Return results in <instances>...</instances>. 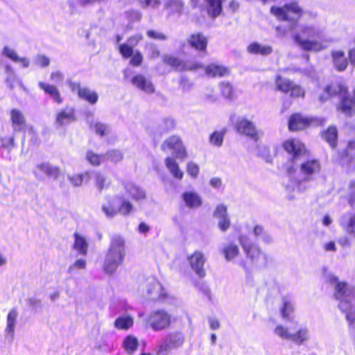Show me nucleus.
Segmentation results:
<instances>
[{"label":"nucleus","mask_w":355,"mask_h":355,"mask_svg":"<svg viewBox=\"0 0 355 355\" xmlns=\"http://www.w3.org/2000/svg\"><path fill=\"white\" fill-rule=\"evenodd\" d=\"M125 251V241L120 235H114L110 239V244L105 254L103 270L106 273L115 272L123 263Z\"/></svg>","instance_id":"f257e3e1"},{"label":"nucleus","mask_w":355,"mask_h":355,"mask_svg":"<svg viewBox=\"0 0 355 355\" xmlns=\"http://www.w3.org/2000/svg\"><path fill=\"white\" fill-rule=\"evenodd\" d=\"M295 42L305 51H320L322 44V33L313 26H304L293 35Z\"/></svg>","instance_id":"f03ea898"},{"label":"nucleus","mask_w":355,"mask_h":355,"mask_svg":"<svg viewBox=\"0 0 355 355\" xmlns=\"http://www.w3.org/2000/svg\"><path fill=\"white\" fill-rule=\"evenodd\" d=\"M270 13L277 20L287 21L295 27L304 15L303 8L296 1L284 4L282 6H272Z\"/></svg>","instance_id":"7ed1b4c3"},{"label":"nucleus","mask_w":355,"mask_h":355,"mask_svg":"<svg viewBox=\"0 0 355 355\" xmlns=\"http://www.w3.org/2000/svg\"><path fill=\"white\" fill-rule=\"evenodd\" d=\"M324 119L308 116L300 112L292 113L288 118L287 127L291 132L306 131L312 128L324 125Z\"/></svg>","instance_id":"20e7f679"},{"label":"nucleus","mask_w":355,"mask_h":355,"mask_svg":"<svg viewBox=\"0 0 355 355\" xmlns=\"http://www.w3.org/2000/svg\"><path fill=\"white\" fill-rule=\"evenodd\" d=\"M143 40V36L140 33L130 36L127 42L119 45L118 51L121 57L125 59H129V64L132 67H140L144 61V55L139 50L134 51V46H137Z\"/></svg>","instance_id":"39448f33"},{"label":"nucleus","mask_w":355,"mask_h":355,"mask_svg":"<svg viewBox=\"0 0 355 355\" xmlns=\"http://www.w3.org/2000/svg\"><path fill=\"white\" fill-rule=\"evenodd\" d=\"M329 282L334 284V297L339 301L338 307L342 312H344L343 304L350 305L352 300L355 298V286L347 282L340 281L336 276H331Z\"/></svg>","instance_id":"423d86ee"},{"label":"nucleus","mask_w":355,"mask_h":355,"mask_svg":"<svg viewBox=\"0 0 355 355\" xmlns=\"http://www.w3.org/2000/svg\"><path fill=\"white\" fill-rule=\"evenodd\" d=\"M274 82L276 91L284 94H289L292 98H303L305 95V91L301 85L281 74L275 76Z\"/></svg>","instance_id":"0eeeda50"},{"label":"nucleus","mask_w":355,"mask_h":355,"mask_svg":"<svg viewBox=\"0 0 355 355\" xmlns=\"http://www.w3.org/2000/svg\"><path fill=\"white\" fill-rule=\"evenodd\" d=\"M146 324L155 331L169 328L172 322L171 315L165 310L157 309L151 311L145 320Z\"/></svg>","instance_id":"6e6552de"},{"label":"nucleus","mask_w":355,"mask_h":355,"mask_svg":"<svg viewBox=\"0 0 355 355\" xmlns=\"http://www.w3.org/2000/svg\"><path fill=\"white\" fill-rule=\"evenodd\" d=\"M239 241L246 258L250 260L252 264H262L268 262V255L257 244L246 241L243 236H240Z\"/></svg>","instance_id":"1a4fd4ad"},{"label":"nucleus","mask_w":355,"mask_h":355,"mask_svg":"<svg viewBox=\"0 0 355 355\" xmlns=\"http://www.w3.org/2000/svg\"><path fill=\"white\" fill-rule=\"evenodd\" d=\"M184 341V336L181 331L170 332L157 345L155 351L156 355H167L172 349L182 346Z\"/></svg>","instance_id":"9d476101"},{"label":"nucleus","mask_w":355,"mask_h":355,"mask_svg":"<svg viewBox=\"0 0 355 355\" xmlns=\"http://www.w3.org/2000/svg\"><path fill=\"white\" fill-rule=\"evenodd\" d=\"M162 62L175 71H195L203 68V64L198 62H187L177 56L165 54L162 56Z\"/></svg>","instance_id":"9b49d317"},{"label":"nucleus","mask_w":355,"mask_h":355,"mask_svg":"<svg viewBox=\"0 0 355 355\" xmlns=\"http://www.w3.org/2000/svg\"><path fill=\"white\" fill-rule=\"evenodd\" d=\"M282 146L287 154L291 155L292 162H295L308 153L306 145L297 138L291 137L285 140Z\"/></svg>","instance_id":"f8f14e48"},{"label":"nucleus","mask_w":355,"mask_h":355,"mask_svg":"<svg viewBox=\"0 0 355 355\" xmlns=\"http://www.w3.org/2000/svg\"><path fill=\"white\" fill-rule=\"evenodd\" d=\"M348 93V87L343 82L334 80L324 87L323 93L320 96V101L324 102L334 97L347 96Z\"/></svg>","instance_id":"ddd939ff"},{"label":"nucleus","mask_w":355,"mask_h":355,"mask_svg":"<svg viewBox=\"0 0 355 355\" xmlns=\"http://www.w3.org/2000/svg\"><path fill=\"white\" fill-rule=\"evenodd\" d=\"M161 148L163 151L172 150L175 157L178 159H184L187 157V150L178 135H172L166 139L162 144Z\"/></svg>","instance_id":"4468645a"},{"label":"nucleus","mask_w":355,"mask_h":355,"mask_svg":"<svg viewBox=\"0 0 355 355\" xmlns=\"http://www.w3.org/2000/svg\"><path fill=\"white\" fill-rule=\"evenodd\" d=\"M68 86L71 92L77 94L78 97L91 105H94L98 100V95L96 92L89 88L83 87L80 83L68 81Z\"/></svg>","instance_id":"2eb2a0df"},{"label":"nucleus","mask_w":355,"mask_h":355,"mask_svg":"<svg viewBox=\"0 0 355 355\" xmlns=\"http://www.w3.org/2000/svg\"><path fill=\"white\" fill-rule=\"evenodd\" d=\"M206 3V12L207 15L214 19L219 17L223 10V3L227 0H204ZM191 6L194 8L202 6L201 0H190Z\"/></svg>","instance_id":"dca6fc26"},{"label":"nucleus","mask_w":355,"mask_h":355,"mask_svg":"<svg viewBox=\"0 0 355 355\" xmlns=\"http://www.w3.org/2000/svg\"><path fill=\"white\" fill-rule=\"evenodd\" d=\"M236 131L257 141L259 139V133L253 122L246 118H239L235 123Z\"/></svg>","instance_id":"f3484780"},{"label":"nucleus","mask_w":355,"mask_h":355,"mask_svg":"<svg viewBox=\"0 0 355 355\" xmlns=\"http://www.w3.org/2000/svg\"><path fill=\"white\" fill-rule=\"evenodd\" d=\"M188 260L192 270L200 278H203L206 275V270L204 268L206 259L203 253L199 250L194 251L188 257Z\"/></svg>","instance_id":"a211bd4d"},{"label":"nucleus","mask_w":355,"mask_h":355,"mask_svg":"<svg viewBox=\"0 0 355 355\" xmlns=\"http://www.w3.org/2000/svg\"><path fill=\"white\" fill-rule=\"evenodd\" d=\"M337 110L348 117L355 114V88L352 91V96H343L337 105Z\"/></svg>","instance_id":"6ab92c4d"},{"label":"nucleus","mask_w":355,"mask_h":355,"mask_svg":"<svg viewBox=\"0 0 355 355\" xmlns=\"http://www.w3.org/2000/svg\"><path fill=\"white\" fill-rule=\"evenodd\" d=\"M321 170V165L318 159H308L300 164V171L304 177L305 181L313 179L315 174L319 173Z\"/></svg>","instance_id":"aec40b11"},{"label":"nucleus","mask_w":355,"mask_h":355,"mask_svg":"<svg viewBox=\"0 0 355 355\" xmlns=\"http://www.w3.org/2000/svg\"><path fill=\"white\" fill-rule=\"evenodd\" d=\"M187 43L191 48L205 53L208 45V38L202 33L196 32L189 35Z\"/></svg>","instance_id":"412c9836"},{"label":"nucleus","mask_w":355,"mask_h":355,"mask_svg":"<svg viewBox=\"0 0 355 355\" xmlns=\"http://www.w3.org/2000/svg\"><path fill=\"white\" fill-rule=\"evenodd\" d=\"M76 120V110L73 107L66 106L56 113L55 123L60 126L68 124Z\"/></svg>","instance_id":"4be33fe9"},{"label":"nucleus","mask_w":355,"mask_h":355,"mask_svg":"<svg viewBox=\"0 0 355 355\" xmlns=\"http://www.w3.org/2000/svg\"><path fill=\"white\" fill-rule=\"evenodd\" d=\"M206 76L209 78H223L230 74V69L227 67L211 63L207 66L203 65V68Z\"/></svg>","instance_id":"5701e85b"},{"label":"nucleus","mask_w":355,"mask_h":355,"mask_svg":"<svg viewBox=\"0 0 355 355\" xmlns=\"http://www.w3.org/2000/svg\"><path fill=\"white\" fill-rule=\"evenodd\" d=\"M93 184L97 192L101 193L111 187L112 180L103 172L96 171L94 173Z\"/></svg>","instance_id":"b1692460"},{"label":"nucleus","mask_w":355,"mask_h":355,"mask_svg":"<svg viewBox=\"0 0 355 355\" xmlns=\"http://www.w3.org/2000/svg\"><path fill=\"white\" fill-rule=\"evenodd\" d=\"M332 62L334 68L338 71H344L347 69L349 60L345 57V53L343 50H334L331 53Z\"/></svg>","instance_id":"393cba45"},{"label":"nucleus","mask_w":355,"mask_h":355,"mask_svg":"<svg viewBox=\"0 0 355 355\" xmlns=\"http://www.w3.org/2000/svg\"><path fill=\"white\" fill-rule=\"evenodd\" d=\"M132 83L146 93L153 94L155 92L153 84L142 74L134 76L132 78Z\"/></svg>","instance_id":"a878e982"},{"label":"nucleus","mask_w":355,"mask_h":355,"mask_svg":"<svg viewBox=\"0 0 355 355\" xmlns=\"http://www.w3.org/2000/svg\"><path fill=\"white\" fill-rule=\"evenodd\" d=\"M38 86L46 94H48L55 103L58 105L62 103L63 98L59 89L55 85L40 82Z\"/></svg>","instance_id":"bb28decb"},{"label":"nucleus","mask_w":355,"mask_h":355,"mask_svg":"<svg viewBox=\"0 0 355 355\" xmlns=\"http://www.w3.org/2000/svg\"><path fill=\"white\" fill-rule=\"evenodd\" d=\"M10 122L15 131H20L26 127V120L23 113L18 109L10 110Z\"/></svg>","instance_id":"cd10ccee"},{"label":"nucleus","mask_w":355,"mask_h":355,"mask_svg":"<svg viewBox=\"0 0 355 355\" xmlns=\"http://www.w3.org/2000/svg\"><path fill=\"white\" fill-rule=\"evenodd\" d=\"M355 158V141L348 142L347 147L339 154V159L343 164H351Z\"/></svg>","instance_id":"c85d7f7f"},{"label":"nucleus","mask_w":355,"mask_h":355,"mask_svg":"<svg viewBox=\"0 0 355 355\" xmlns=\"http://www.w3.org/2000/svg\"><path fill=\"white\" fill-rule=\"evenodd\" d=\"M182 197L185 205L190 209H196L202 205V200L200 197L195 192H184Z\"/></svg>","instance_id":"c756f323"},{"label":"nucleus","mask_w":355,"mask_h":355,"mask_svg":"<svg viewBox=\"0 0 355 355\" xmlns=\"http://www.w3.org/2000/svg\"><path fill=\"white\" fill-rule=\"evenodd\" d=\"M18 312L17 308H12L10 310L7 315L6 327L5 332L7 336H9L10 338H12L15 333V327L16 324Z\"/></svg>","instance_id":"7c9ffc66"},{"label":"nucleus","mask_w":355,"mask_h":355,"mask_svg":"<svg viewBox=\"0 0 355 355\" xmlns=\"http://www.w3.org/2000/svg\"><path fill=\"white\" fill-rule=\"evenodd\" d=\"M35 168L48 177L53 179H58L60 175V168L52 166L49 163H41L37 164Z\"/></svg>","instance_id":"2f4dec72"},{"label":"nucleus","mask_w":355,"mask_h":355,"mask_svg":"<svg viewBox=\"0 0 355 355\" xmlns=\"http://www.w3.org/2000/svg\"><path fill=\"white\" fill-rule=\"evenodd\" d=\"M73 249L77 250L81 255L86 256L88 252V243L86 239L78 232L73 234Z\"/></svg>","instance_id":"473e14b6"},{"label":"nucleus","mask_w":355,"mask_h":355,"mask_svg":"<svg viewBox=\"0 0 355 355\" xmlns=\"http://www.w3.org/2000/svg\"><path fill=\"white\" fill-rule=\"evenodd\" d=\"M164 162L166 168L175 178L178 180L183 178L184 173L180 169L178 164L173 157H166Z\"/></svg>","instance_id":"72a5a7b5"},{"label":"nucleus","mask_w":355,"mask_h":355,"mask_svg":"<svg viewBox=\"0 0 355 355\" xmlns=\"http://www.w3.org/2000/svg\"><path fill=\"white\" fill-rule=\"evenodd\" d=\"M221 251L227 261L235 259L240 253L239 248L234 242H230L224 245Z\"/></svg>","instance_id":"f704fd0d"},{"label":"nucleus","mask_w":355,"mask_h":355,"mask_svg":"<svg viewBox=\"0 0 355 355\" xmlns=\"http://www.w3.org/2000/svg\"><path fill=\"white\" fill-rule=\"evenodd\" d=\"M248 51L251 54L268 55L272 53V48L270 45L262 46L258 42H252L248 46Z\"/></svg>","instance_id":"c9c22d12"},{"label":"nucleus","mask_w":355,"mask_h":355,"mask_svg":"<svg viewBox=\"0 0 355 355\" xmlns=\"http://www.w3.org/2000/svg\"><path fill=\"white\" fill-rule=\"evenodd\" d=\"M102 210L108 218H113L119 214L118 205L114 198L108 197L102 205Z\"/></svg>","instance_id":"e433bc0d"},{"label":"nucleus","mask_w":355,"mask_h":355,"mask_svg":"<svg viewBox=\"0 0 355 355\" xmlns=\"http://www.w3.org/2000/svg\"><path fill=\"white\" fill-rule=\"evenodd\" d=\"M139 346V340L133 335H128L123 340L122 347L128 354H134Z\"/></svg>","instance_id":"4c0bfd02"},{"label":"nucleus","mask_w":355,"mask_h":355,"mask_svg":"<svg viewBox=\"0 0 355 355\" xmlns=\"http://www.w3.org/2000/svg\"><path fill=\"white\" fill-rule=\"evenodd\" d=\"M105 157V154L95 153L92 150H87L85 154V159L88 164L93 167L100 166Z\"/></svg>","instance_id":"58836bf2"},{"label":"nucleus","mask_w":355,"mask_h":355,"mask_svg":"<svg viewBox=\"0 0 355 355\" xmlns=\"http://www.w3.org/2000/svg\"><path fill=\"white\" fill-rule=\"evenodd\" d=\"M322 138L330 145L335 148L337 146L338 130L335 126H329L322 132Z\"/></svg>","instance_id":"ea45409f"},{"label":"nucleus","mask_w":355,"mask_h":355,"mask_svg":"<svg viewBox=\"0 0 355 355\" xmlns=\"http://www.w3.org/2000/svg\"><path fill=\"white\" fill-rule=\"evenodd\" d=\"M309 338V331L307 328L303 327L299 329L295 333L291 334L289 340L300 345L308 340Z\"/></svg>","instance_id":"a19ab883"},{"label":"nucleus","mask_w":355,"mask_h":355,"mask_svg":"<svg viewBox=\"0 0 355 355\" xmlns=\"http://www.w3.org/2000/svg\"><path fill=\"white\" fill-rule=\"evenodd\" d=\"M114 327L117 329L128 330L133 326V318L130 315L118 317L114 321Z\"/></svg>","instance_id":"79ce46f5"},{"label":"nucleus","mask_w":355,"mask_h":355,"mask_svg":"<svg viewBox=\"0 0 355 355\" xmlns=\"http://www.w3.org/2000/svg\"><path fill=\"white\" fill-rule=\"evenodd\" d=\"M294 311L295 309L293 303L291 300L284 297L280 309L282 317L284 319L290 320L291 316L294 313Z\"/></svg>","instance_id":"37998d69"},{"label":"nucleus","mask_w":355,"mask_h":355,"mask_svg":"<svg viewBox=\"0 0 355 355\" xmlns=\"http://www.w3.org/2000/svg\"><path fill=\"white\" fill-rule=\"evenodd\" d=\"M226 132V128H223L220 131L216 130L213 132L209 136V142L215 146L220 147L223 143Z\"/></svg>","instance_id":"c03bdc74"},{"label":"nucleus","mask_w":355,"mask_h":355,"mask_svg":"<svg viewBox=\"0 0 355 355\" xmlns=\"http://www.w3.org/2000/svg\"><path fill=\"white\" fill-rule=\"evenodd\" d=\"M164 7L171 14L180 13L182 11L184 3L182 0H167Z\"/></svg>","instance_id":"a18cd8bd"},{"label":"nucleus","mask_w":355,"mask_h":355,"mask_svg":"<svg viewBox=\"0 0 355 355\" xmlns=\"http://www.w3.org/2000/svg\"><path fill=\"white\" fill-rule=\"evenodd\" d=\"M114 164H117L123 159V153L119 149H111L105 153V157Z\"/></svg>","instance_id":"49530a36"},{"label":"nucleus","mask_w":355,"mask_h":355,"mask_svg":"<svg viewBox=\"0 0 355 355\" xmlns=\"http://www.w3.org/2000/svg\"><path fill=\"white\" fill-rule=\"evenodd\" d=\"M221 94L226 98H232L234 96V91L232 85L227 81H223L220 84Z\"/></svg>","instance_id":"de8ad7c7"},{"label":"nucleus","mask_w":355,"mask_h":355,"mask_svg":"<svg viewBox=\"0 0 355 355\" xmlns=\"http://www.w3.org/2000/svg\"><path fill=\"white\" fill-rule=\"evenodd\" d=\"M85 175L89 176V171H85L84 173H73L68 176V180L74 187H80L83 182Z\"/></svg>","instance_id":"09e8293b"},{"label":"nucleus","mask_w":355,"mask_h":355,"mask_svg":"<svg viewBox=\"0 0 355 355\" xmlns=\"http://www.w3.org/2000/svg\"><path fill=\"white\" fill-rule=\"evenodd\" d=\"M133 209L132 203L128 200H123L120 205H118L119 214L122 216H128Z\"/></svg>","instance_id":"8fccbe9b"},{"label":"nucleus","mask_w":355,"mask_h":355,"mask_svg":"<svg viewBox=\"0 0 355 355\" xmlns=\"http://www.w3.org/2000/svg\"><path fill=\"white\" fill-rule=\"evenodd\" d=\"M129 193L131 198L136 201L141 200L146 198L145 191L136 186H132L129 189Z\"/></svg>","instance_id":"3c124183"},{"label":"nucleus","mask_w":355,"mask_h":355,"mask_svg":"<svg viewBox=\"0 0 355 355\" xmlns=\"http://www.w3.org/2000/svg\"><path fill=\"white\" fill-rule=\"evenodd\" d=\"M1 145L0 147L7 150L8 151L12 150L15 147V137L13 136L8 137L0 138Z\"/></svg>","instance_id":"603ef678"},{"label":"nucleus","mask_w":355,"mask_h":355,"mask_svg":"<svg viewBox=\"0 0 355 355\" xmlns=\"http://www.w3.org/2000/svg\"><path fill=\"white\" fill-rule=\"evenodd\" d=\"M146 35L150 39L159 41H165L168 39V37L165 33L156 31L153 29L148 30L146 31Z\"/></svg>","instance_id":"864d4df0"},{"label":"nucleus","mask_w":355,"mask_h":355,"mask_svg":"<svg viewBox=\"0 0 355 355\" xmlns=\"http://www.w3.org/2000/svg\"><path fill=\"white\" fill-rule=\"evenodd\" d=\"M141 8H157L161 3L162 0H137Z\"/></svg>","instance_id":"5fc2aeb1"},{"label":"nucleus","mask_w":355,"mask_h":355,"mask_svg":"<svg viewBox=\"0 0 355 355\" xmlns=\"http://www.w3.org/2000/svg\"><path fill=\"white\" fill-rule=\"evenodd\" d=\"M187 171L191 178H196L198 175L200 168L197 164L189 162L187 164Z\"/></svg>","instance_id":"6e6d98bb"},{"label":"nucleus","mask_w":355,"mask_h":355,"mask_svg":"<svg viewBox=\"0 0 355 355\" xmlns=\"http://www.w3.org/2000/svg\"><path fill=\"white\" fill-rule=\"evenodd\" d=\"M178 83L179 87L182 91L189 89L193 85L189 78L186 76H181L179 78Z\"/></svg>","instance_id":"4d7b16f0"},{"label":"nucleus","mask_w":355,"mask_h":355,"mask_svg":"<svg viewBox=\"0 0 355 355\" xmlns=\"http://www.w3.org/2000/svg\"><path fill=\"white\" fill-rule=\"evenodd\" d=\"M346 232L353 236H355V213L352 214L347 223L345 225Z\"/></svg>","instance_id":"13d9d810"},{"label":"nucleus","mask_w":355,"mask_h":355,"mask_svg":"<svg viewBox=\"0 0 355 355\" xmlns=\"http://www.w3.org/2000/svg\"><path fill=\"white\" fill-rule=\"evenodd\" d=\"M275 333L282 338L289 340L291 334L288 329L283 325H277L275 329Z\"/></svg>","instance_id":"bf43d9fd"},{"label":"nucleus","mask_w":355,"mask_h":355,"mask_svg":"<svg viewBox=\"0 0 355 355\" xmlns=\"http://www.w3.org/2000/svg\"><path fill=\"white\" fill-rule=\"evenodd\" d=\"M94 128L96 133L101 137L105 136L108 132V128L104 123H96L94 125Z\"/></svg>","instance_id":"052dcab7"},{"label":"nucleus","mask_w":355,"mask_h":355,"mask_svg":"<svg viewBox=\"0 0 355 355\" xmlns=\"http://www.w3.org/2000/svg\"><path fill=\"white\" fill-rule=\"evenodd\" d=\"M49 63V58L44 55H38L36 57L35 64L40 67H46Z\"/></svg>","instance_id":"680f3d73"},{"label":"nucleus","mask_w":355,"mask_h":355,"mask_svg":"<svg viewBox=\"0 0 355 355\" xmlns=\"http://www.w3.org/2000/svg\"><path fill=\"white\" fill-rule=\"evenodd\" d=\"M218 227L223 232H225L229 229L230 227V220L228 216L219 218Z\"/></svg>","instance_id":"e2e57ef3"},{"label":"nucleus","mask_w":355,"mask_h":355,"mask_svg":"<svg viewBox=\"0 0 355 355\" xmlns=\"http://www.w3.org/2000/svg\"><path fill=\"white\" fill-rule=\"evenodd\" d=\"M149 58L150 59H155L159 57L160 55V51L155 44H149Z\"/></svg>","instance_id":"0e129e2a"},{"label":"nucleus","mask_w":355,"mask_h":355,"mask_svg":"<svg viewBox=\"0 0 355 355\" xmlns=\"http://www.w3.org/2000/svg\"><path fill=\"white\" fill-rule=\"evenodd\" d=\"M214 215L218 218L227 217V207L223 205H219L216 207Z\"/></svg>","instance_id":"69168bd1"},{"label":"nucleus","mask_w":355,"mask_h":355,"mask_svg":"<svg viewBox=\"0 0 355 355\" xmlns=\"http://www.w3.org/2000/svg\"><path fill=\"white\" fill-rule=\"evenodd\" d=\"M344 312L345 313V318L349 323V326H353L355 322V311L352 309L349 311H346L344 309Z\"/></svg>","instance_id":"338daca9"},{"label":"nucleus","mask_w":355,"mask_h":355,"mask_svg":"<svg viewBox=\"0 0 355 355\" xmlns=\"http://www.w3.org/2000/svg\"><path fill=\"white\" fill-rule=\"evenodd\" d=\"M3 51L5 55L12 60L15 62L19 60V58L15 51L9 49L8 48H5Z\"/></svg>","instance_id":"774afa93"}]
</instances>
